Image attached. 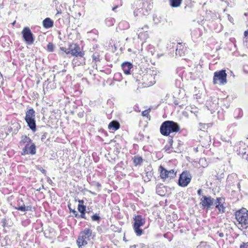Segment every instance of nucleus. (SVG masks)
I'll return each instance as SVG.
<instances>
[{
    "instance_id": "25",
    "label": "nucleus",
    "mask_w": 248,
    "mask_h": 248,
    "mask_svg": "<svg viewBox=\"0 0 248 248\" xmlns=\"http://www.w3.org/2000/svg\"><path fill=\"white\" fill-rule=\"evenodd\" d=\"M120 124L118 122L113 121L109 124L108 127L109 129L116 130L120 128Z\"/></svg>"
},
{
    "instance_id": "47",
    "label": "nucleus",
    "mask_w": 248,
    "mask_h": 248,
    "mask_svg": "<svg viewBox=\"0 0 248 248\" xmlns=\"http://www.w3.org/2000/svg\"><path fill=\"white\" fill-rule=\"evenodd\" d=\"M38 170H39L42 173L44 174L45 175L46 174V171L45 169L40 168H38Z\"/></svg>"
},
{
    "instance_id": "13",
    "label": "nucleus",
    "mask_w": 248,
    "mask_h": 248,
    "mask_svg": "<svg viewBox=\"0 0 248 248\" xmlns=\"http://www.w3.org/2000/svg\"><path fill=\"white\" fill-rule=\"evenodd\" d=\"M224 203L225 199L222 197L217 198L215 200V204H216V208L218 209L220 213L225 212L226 207L224 206Z\"/></svg>"
},
{
    "instance_id": "32",
    "label": "nucleus",
    "mask_w": 248,
    "mask_h": 248,
    "mask_svg": "<svg viewBox=\"0 0 248 248\" xmlns=\"http://www.w3.org/2000/svg\"><path fill=\"white\" fill-rule=\"evenodd\" d=\"M86 206L84 204H78V210L80 213L86 212Z\"/></svg>"
},
{
    "instance_id": "42",
    "label": "nucleus",
    "mask_w": 248,
    "mask_h": 248,
    "mask_svg": "<svg viewBox=\"0 0 248 248\" xmlns=\"http://www.w3.org/2000/svg\"><path fill=\"white\" fill-rule=\"evenodd\" d=\"M79 217L87 219V218L85 217V212H81L80 215H79L78 218H79Z\"/></svg>"
},
{
    "instance_id": "49",
    "label": "nucleus",
    "mask_w": 248,
    "mask_h": 248,
    "mask_svg": "<svg viewBox=\"0 0 248 248\" xmlns=\"http://www.w3.org/2000/svg\"><path fill=\"white\" fill-rule=\"evenodd\" d=\"M197 194L199 196H201L202 195V190L201 189H199L197 191Z\"/></svg>"
},
{
    "instance_id": "3",
    "label": "nucleus",
    "mask_w": 248,
    "mask_h": 248,
    "mask_svg": "<svg viewBox=\"0 0 248 248\" xmlns=\"http://www.w3.org/2000/svg\"><path fill=\"white\" fill-rule=\"evenodd\" d=\"M25 120L30 129L35 132L36 131L35 112L33 108H30L27 110Z\"/></svg>"
},
{
    "instance_id": "28",
    "label": "nucleus",
    "mask_w": 248,
    "mask_h": 248,
    "mask_svg": "<svg viewBox=\"0 0 248 248\" xmlns=\"http://www.w3.org/2000/svg\"><path fill=\"white\" fill-rule=\"evenodd\" d=\"M143 162L142 157L140 156H135L133 157V163L135 166L140 165Z\"/></svg>"
},
{
    "instance_id": "37",
    "label": "nucleus",
    "mask_w": 248,
    "mask_h": 248,
    "mask_svg": "<svg viewBox=\"0 0 248 248\" xmlns=\"http://www.w3.org/2000/svg\"><path fill=\"white\" fill-rule=\"evenodd\" d=\"M123 25H124V29H128L129 27L128 23L125 21L120 22L119 24L120 27Z\"/></svg>"
},
{
    "instance_id": "15",
    "label": "nucleus",
    "mask_w": 248,
    "mask_h": 248,
    "mask_svg": "<svg viewBox=\"0 0 248 248\" xmlns=\"http://www.w3.org/2000/svg\"><path fill=\"white\" fill-rule=\"evenodd\" d=\"M92 231L90 229L86 228L80 232L78 236L88 241L90 240V237L92 236Z\"/></svg>"
},
{
    "instance_id": "52",
    "label": "nucleus",
    "mask_w": 248,
    "mask_h": 248,
    "mask_svg": "<svg viewBox=\"0 0 248 248\" xmlns=\"http://www.w3.org/2000/svg\"><path fill=\"white\" fill-rule=\"evenodd\" d=\"M217 233L218 234L219 236L221 238L223 237L224 236V234L223 232H217Z\"/></svg>"
},
{
    "instance_id": "40",
    "label": "nucleus",
    "mask_w": 248,
    "mask_h": 248,
    "mask_svg": "<svg viewBox=\"0 0 248 248\" xmlns=\"http://www.w3.org/2000/svg\"><path fill=\"white\" fill-rule=\"evenodd\" d=\"M149 113V111L148 109L145 110L142 112V115L143 116H148Z\"/></svg>"
},
{
    "instance_id": "45",
    "label": "nucleus",
    "mask_w": 248,
    "mask_h": 248,
    "mask_svg": "<svg viewBox=\"0 0 248 248\" xmlns=\"http://www.w3.org/2000/svg\"><path fill=\"white\" fill-rule=\"evenodd\" d=\"M47 135L46 133H44L41 136V140L42 141H43L46 138Z\"/></svg>"
},
{
    "instance_id": "6",
    "label": "nucleus",
    "mask_w": 248,
    "mask_h": 248,
    "mask_svg": "<svg viewBox=\"0 0 248 248\" xmlns=\"http://www.w3.org/2000/svg\"><path fill=\"white\" fill-rule=\"evenodd\" d=\"M213 82L214 84L224 85L227 83V74L226 70L222 69L214 73Z\"/></svg>"
},
{
    "instance_id": "43",
    "label": "nucleus",
    "mask_w": 248,
    "mask_h": 248,
    "mask_svg": "<svg viewBox=\"0 0 248 248\" xmlns=\"http://www.w3.org/2000/svg\"><path fill=\"white\" fill-rule=\"evenodd\" d=\"M155 83V81L154 80H151L150 81H149V83H145L144 82L143 83L144 84H145L146 85L148 86H151V85H153V84H154Z\"/></svg>"
},
{
    "instance_id": "34",
    "label": "nucleus",
    "mask_w": 248,
    "mask_h": 248,
    "mask_svg": "<svg viewBox=\"0 0 248 248\" xmlns=\"http://www.w3.org/2000/svg\"><path fill=\"white\" fill-rule=\"evenodd\" d=\"M54 49V45L52 43H49L47 45V50L48 52H53Z\"/></svg>"
},
{
    "instance_id": "1",
    "label": "nucleus",
    "mask_w": 248,
    "mask_h": 248,
    "mask_svg": "<svg viewBox=\"0 0 248 248\" xmlns=\"http://www.w3.org/2000/svg\"><path fill=\"white\" fill-rule=\"evenodd\" d=\"M152 0H136L134 2V16H142L148 15L149 12L153 7Z\"/></svg>"
},
{
    "instance_id": "39",
    "label": "nucleus",
    "mask_w": 248,
    "mask_h": 248,
    "mask_svg": "<svg viewBox=\"0 0 248 248\" xmlns=\"http://www.w3.org/2000/svg\"><path fill=\"white\" fill-rule=\"evenodd\" d=\"M60 49L64 52L66 54H70V53H68V51H70V48L69 49H67L65 47H60Z\"/></svg>"
},
{
    "instance_id": "48",
    "label": "nucleus",
    "mask_w": 248,
    "mask_h": 248,
    "mask_svg": "<svg viewBox=\"0 0 248 248\" xmlns=\"http://www.w3.org/2000/svg\"><path fill=\"white\" fill-rule=\"evenodd\" d=\"M169 143H170V146H171L172 145V143H173L172 137H171L170 138H169Z\"/></svg>"
},
{
    "instance_id": "31",
    "label": "nucleus",
    "mask_w": 248,
    "mask_h": 248,
    "mask_svg": "<svg viewBox=\"0 0 248 248\" xmlns=\"http://www.w3.org/2000/svg\"><path fill=\"white\" fill-rule=\"evenodd\" d=\"M91 218L93 221H97L98 223H99L101 220L99 214H95L92 216Z\"/></svg>"
},
{
    "instance_id": "12",
    "label": "nucleus",
    "mask_w": 248,
    "mask_h": 248,
    "mask_svg": "<svg viewBox=\"0 0 248 248\" xmlns=\"http://www.w3.org/2000/svg\"><path fill=\"white\" fill-rule=\"evenodd\" d=\"M30 146H25L21 153L22 155H25L28 154L34 155L36 154V151L35 144L32 142Z\"/></svg>"
},
{
    "instance_id": "8",
    "label": "nucleus",
    "mask_w": 248,
    "mask_h": 248,
    "mask_svg": "<svg viewBox=\"0 0 248 248\" xmlns=\"http://www.w3.org/2000/svg\"><path fill=\"white\" fill-rule=\"evenodd\" d=\"M21 33L26 44L31 45L33 43L35 40L34 36L29 27L24 28Z\"/></svg>"
},
{
    "instance_id": "2",
    "label": "nucleus",
    "mask_w": 248,
    "mask_h": 248,
    "mask_svg": "<svg viewBox=\"0 0 248 248\" xmlns=\"http://www.w3.org/2000/svg\"><path fill=\"white\" fill-rule=\"evenodd\" d=\"M180 129L179 124L173 121L167 120L163 122L160 127V132L164 136H169L170 134L177 133Z\"/></svg>"
},
{
    "instance_id": "59",
    "label": "nucleus",
    "mask_w": 248,
    "mask_h": 248,
    "mask_svg": "<svg viewBox=\"0 0 248 248\" xmlns=\"http://www.w3.org/2000/svg\"><path fill=\"white\" fill-rule=\"evenodd\" d=\"M41 190V187L37 189V191H40Z\"/></svg>"
},
{
    "instance_id": "58",
    "label": "nucleus",
    "mask_w": 248,
    "mask_h": 248,
    "mask_svg": "<svg viewBox=\"0 0 248 248\" xmlns=\"http://www.w3.org/2000/svg\"><path fill=\"white\" fill-rule=\"evenodd\" d=\"M132 247H133V248H136V245H133V246H132Z\"/></svg>"
},
{
    "instance_id": "44",
    "label": "nucleus",
    "mask_w": 248,
    "mask_h": 248,
    "mask_svg": "<svg viewBox=\"0 0 248 248\" xmlns=\"http://www.w3.org/2000/svg\"><path fill=\"white\" fill-rule=\"evenodd\" d=\"M32 211V207L31 205L26 206V211Z\"/></svg>"
},
{
    "instance_id": "18",
    "label": "nucleus",
    "mask_w": 248,
    "mask_h": 248,
    "mask_svg": "<svg viewBox=\"0 0 248 248\" xmlns=\"http://www.w3.org/2000/svg\"><path fill=\"white\" fill-rule=\"evenodd\" d=\"M122 68L125 74L129 75L130 74L131 69L133 68V65L130 62H124L122 64Z\"/></svg>"
},
{
    "instance_id": "24",
    "label": "nucleus",
    "mask_w": 248,
    "mask_h": 248,
    "mask_svg": "<svg viewBox=\"0 0 248 248\" xmlns=\"http://www.w3.org/2000/svg\"><path fill=\"white\" fill-rule=\"evenodd\" d=\"M93 62L95 64L96 68H97V62H100L102 60V58L100 56V53L96 52L93 53L92 55Z\"/></svg>"
},
{
    "instance_id": "20",
    "label": "nucleus",
    "mask_w": 248,
    "mask_h": 248,
    "mask_svg": "<svg viewBox=\"0 0 248 248\" xmlns=\"http://www.w3.org/2000/svg\"><path fill=\"white\" fill-rule=\"evenodd\" d=\"M53 21L49 17L46 18L43 21V26L46 29H49L53 26Z\"/></svg>"
},
{
    "instance_id": "16",
    "label": "nucleus",
    "mask_w": 248,
    "mask_h": 248,
    "mask_svg": "<svg viewBox=\"0 0 248 248\" xmlns=\"http://www.w3.org/2000/svg\"><path fill=\"white\" fill-rule=\"evenodd\" d=\"M186 48L181 43H179L177 45L176 48V55H178L180 57H183L186 55Z\"/></svg>"
},
{
    "instance_id": "54",
    "label": "nucleus",
    "mask_w": 248,
    "mask_h": 248,
    "mask_svg": "<svg viewBox=\"0 0 248 248\" xmlns=\"http://www.w3.org/2000/svg\"><path fill=\"white\" fill-rule=\"evenodd\" d=\"M162 56H163V54H158L157 55V57L159 58L160 57H162Z\"/></svg>"
},
{
    "instance_id": "10",
    "label": "nucleus",
    "mask_w": 248,
    "mask_h": 248,
    "mask_svg": "<svg viewBox=\"0 0 248 248\" xmlns=\"http://www.w3.org/2000/svg\"><path fill=\"white\" fill-rule=\"evenodd\" d=\"M215 200L211 196H203L201 199V204L203 208L209 209L215 204Z\"/></svg>"
},
{
    "instance_id": "5",
    "label": "nucleus",
    "mask_w": 248,
    "mask_h": 248,
    "mask_svg": "<svg viewBox=\"0 0 248 248\" xmlns=\"http://www.w3.org/2000/svg\"><path fill=\"white\" fill-rule=\"evenodd\" d=\"M134 221L133 229L137 236H140L143 233V231L140 228L141 226L144 225L145 223V218L141 215H137L133 217Z\"/></svg>"
},
{
    "instance_id": "22",
    "label": "nucleus",
    "mask_w": 248,
    "mask_h": 248,
    "mask_svg": "<svg viewBox=\"0 0 248 248\" xmlns=\"http://www.w3.org/2000/svg\"><path fill=\"white\" fill-rule=\"evenodd\" d=\"M32 140L29 137L27 136H23L21 138V140L20 141V145L25 144V146H29L31 143Z\"/></svg>"
},
{
    "instance_id": "36",
    "label": "nucleus",
    "mask_w": 248,
    "mask_h": 248,
    "mask_svg": "<svg viewBox=\"0 0 248 248\" xmlns=\"http://www.w3.org/2000/svg\"><path fill=\"white\" fill-rule=\"evenodd\" d=\"M13 207L17 210L23 212L26 211V206L24 204L18 206H13Z\"/></svg>"
},
{
    "instance_id": "51",
    "label": "nucleus",
    "mask_w": 248,
    "mask_h": 248,
    "mask_svg": "<svg viewBox=\"0 0 248 248\" xmlns=\"http://www.w3.org/2000/svg\"><path fill=\"white\" fill-rule=\"evenodd\" d=\"M78 116L79 117H80V118H82V117H83L84 113H83V112H79V113H78Z\"/></svg>"
},
{
    "instance_id": "11",
    "label": "nucleus",
    "mask_w": 248,
    "mask_h": 248,
    "mask_svg": "<svg viewBox=\"0 0 248 248\" xmlns=\"http://www.w3.org/2000/svg\"><path fill=\"white\" fill-rule=\"evenodd\" d=\"M68 53H70L72 56H75V58L84 56L85 55L84 51H82L80 46L76 44L70 45V51Z\"/></svg>"
},
{
    "instance_id": "9",
    "label": "nucleus",
    "mask_w": 248,
    "mask_h": 248,
    "mask_svg": "<svg viewBox=\"0 0 248 248\" xmlns=\"http://www.w3.org/2000/svg\"><path fill=\"white\" fill-rule=\"evenodd\" d=\"M191 175L187 171H184L180 175L178 179V184L181 187H186L191 180Z\"/></svg>"
},
{
    "instance_id": "30",
    "label": "nucleus",
    "mask_w": 248,
    "mask_h": 248,
    "mask_svg": "<svg viewBox=\"0 0 248 248\" xmlns=\"http://www.w3.org/2000/svg\"><path fill=\"white\" fill-rule=\"evenodd\" d=\"M197 248H210V246L207 244V242L202 241L197 246Z\"/></svg>"
},
{
    "instance_id": "33",
    "label": "nucleus",
    "mask_w": 248,
    "mask_h": 248,
    "mask_svg": "<svg viewBox=\"0 0 248 248\" xmlns=\"http://www.w3.org/2000/svg\"><path fill=\"white\" fill-rule=\"evenodd\" d=\"M221 140L224 141L225 144H226V147H231L232 146V143L230 140V139H227L225 137H221Z\"/></svg>"
},
{
    "instance_id": "27",
    "label": "nucleus",
    "mask_w": 248,
    "mask_h": 248,
    "mask_svg": "<svg viewBox=\"0 0 248 248\" xmlns=\"http://www.w3.org/2000/svg\"><path fill=\"white\" fill-rule=\"evenodd\" d=\"M170 5L171 7H179L182 2V0H169Z\"/></svg>"
},
{
    "instance_id": "63",
    "label": "nucleus",
    "mask_w": 248,
    "mask_h": 248,
    "mask_svg": "<svg viewBox=\"0 0 248 248\" xmlns=\"http://www.w3.org/2000/svg\"><path fill=\"white\" fill-rule=\"evenodd\" d=\"M128 51H131V49H130V48H129V49H128Z\"/></svg>"
},
{
    "instance_id": "19",
    "label": "nucleus",
    "mask_w": 248,
    "mask_h": 248,
    "mask_svg": "<svg viewBox=\"0 0 248 248\" xmlns=\"http://www.w3.org/2000/svg\"><path fill=\"white\" fill-rule=\"evenodd\" d=\"M73 63L75 65H84L85 64V58L84 56L74 58L73 60Z\"/></svg>"
},
{
    "instance_id": "46",
    "label": "nucleus",
    "mask_w": 248,
    "mask_h": 248,
    "mask_svg": "<svg viewBox=\"0 0 248 248\" xmlns=\"http://www.w3.org/2000/svg\"><path fill=\"white\" fill-rule=\"evenodd\" d=\"M248 245L246 243H243L240 246V248H247Z\"/></svg>"
},
{
    "instance_id": "60",
    "label": "nucleus",
    "mask_w": 248,
    "mask_h": 248,
    "mask_svg": "<svg viewBox=\"0 0 248 248\" xmlns=\"http://www.w3.org/2000/svg\"><path fill=\"white\" fill-rule=\"evenodd\" d=\"M174 104H175V105H178V103H177V102H174Z\"/></svg>"
},
{
    "instance_id": "29",
    "label": "nucleus",
    "mask_w": 248,
    "mask_h": 248,
    "mask_svg": "<svg viewBox=\"0 0 248 248\" xmlns=\"http://www.w3.org/2000/svg\"><path fill=\"white\" fill-rule=\"evenodd\" d=\"M115 20L111 17H108L106 19L105 24L108 27H111L113 25Z\"/></svg>"
},
{
    "instance_id": "17",
    "label": "nucleus",
    "mask_w": 248,
    "mask_h": 248,
    "mask_svg": "<svg viewBox=\"0 0 248 248\" xmlns=\"http://www.w3.org/2000/svg\"><path fill=\"white\" fill-rule=\"evenodd\" d=\"M145 175H143V178L144 179V181L145 182H149L151 180V178L153 175V172L152 170V167L151 166H147L145 169Z\"/></svg>"
},
{
    "instance_id": "23",
    "label": "nucleus",
    "mask_w": 248,
    "mask_h": 248,
    "mask_svg": "<svg viewBox=\"0 0 248 248\" xmlns=\"http://www.w3.org/2000/svg\"><path fill=\"white\" fill-rule=\"evenodd\" d=\"M164 21L163 19L160 16L156 15H153V23L155 26H157L161 24H163Z\"/></svg>"
},
{
    "instance_id": "7",
    "label": "nucleus",
    "mask_w": 248,
    "mask_h": 248,
    "mask_svg": "<svg viewBox=\"0 0 248 248\" xmlns=\"http://www.w3.org/2000/svg\"><path fill=\"white\" fill-rule=\"evenodd\" d=\"M160 176L161 179L166 180L167 179L170 180L175 178L176 175V171L174 169L168 170L162 166L159 167Z\"/></svg>"
},
{
    "instance_id": "55",
    "label": "nucleus",
    "mask_w": 248,
    "mask_h": 248,
    "mask_svg": "<svg viewBox=\"0 0 248 248\" xmlns=\"http://www.w3.org/2000/svg\"><path fill=\"white\" fill-rule=\"evenodd\" d=\"M135 81L136 82H137L138 83H140V79H139L138 78H137L136 79H135Z\"/></svg>"
},
{
    "instance_id": "41",
    "label": "nucleus",
    "mask_w": 248,
    "mask_h": 248,
    "mask_svg": "<svg viewBox=\"0 0 248 248\" xmlns=\"http://www.w3.org/2000/svg\"><path fill=\"white\" fill-rule=\"evenodd\" d=\"M46 181H47V182L48 183H49L50 185H51V186H54L55 185L54 183L53 182V181L51 180V179L49 177H47Z\"/></svg>"
},
{
    "instance_id": "26",
    "label": "nucleus",
    "mask_w": 248,
    "mask_h": 248,
    "mask_svg": "<svg viewBox=\"0 0 248 248\" xmlns=\"http://www.w3.org/2000/svg\"><path fill=\"white\" fill-rule=\"evenodd\" d=\"M77 244L78 248H83L82 247H84L88 244V241L78 236L77 240Z\"/></svg>"
},
{
    "instance_id": "64",
    "label": "nucleus",
    "mask_w": 248,
    "mask_h": 248,
    "mask_svg": "<svg viewBox=\"0 0 248 248\" xmlns=\"http://www.w3.org/2000/svg\"><path fill=\"white\" fill-rule=\"evenodd\" d=\"M90 193L93 194V193L92 192H91V191H90Z\"/></svg>"
},
{
    "instance_id": "14",
    "label": "nucleus",
    "mask_w": 248,
    "mask_h": 248,
    "mask_svg": "<svg viewBox=\"0 0 248 248\" xmlns=\"http://www.w3.org/2000/svg\"><path fill=\"white\" fill-rule=\"evenodd\" d=\"M238 155L243 158L248 160V147L245 144L241 145L239 150H237Z\"/></svg>"
},
{
    "instance_id": "57",
    "label": "nucleus",
    "mask_w": 248,
    "mask_h": 248,
    "mask_svg": "<svg viewBox=\"0 0 248 248\" xmlns=\"http://www.w3.org/2000/svg\"><path fill=\"white\" fill-rule=\"evenodd\" d=\"M237 187L239 189L240 188V183H238L237 184Z\"/></svg>"
},
{
    "instance_id": "38",
    "label": "nucleus",
    "mask_w": 248,
    "mask_h": 248,
    "mask_svg": "<svg viewBox=\"0 0 248 248\" xmlns=\"http://www.w3.org/2000/svg\"><path fill=\"white\" fill-rule=\"evenodd\" d=\"M153 76L151 75H149V74H146V75H144L143 76V78L142 79L143 80H145L146 79H153Z\"/></svg>"
},
{
    "instance_id": "4",
    "label": "nucleus",
    "mask_w": 248,
    "mask_h": 248,
    "mask_svg": "<svg viewBox=\"0 0 248 248\" xmlns=\"http://www.w3.org/2000/svg\"><path fill=\"white\" fill-rule=\"evenodd\" d=\"M235 218L242 227L247 228L248 227V211L244 208L235 213Z\"/></svg>"
},
{
    "instance_id": "61",
    "label": "nucleus",
    "mask_w": 248,
    "mask_h": 248,
    "mask_svg": "<svg viewBox=\"0 0 248 248\" xmlns=\"http://www.w3.org/2000/svg\"><path fill=\"white\" fill-rule=\"evenodd\" d=\"M42 188H44V186L43 185L42 186Z\"/></svg>"
},
{
    "instance_id": "21",
    "label": "nucleus",
    "mask_w": 248,
    "mask_h": 248,
    "mask_svg": "<svg viewBox=\"0 0 248 248\" xmlns=\"http://www.w3.org/2000/svg\"><path fill=\"white\" fill-rule=\"evenodd\" d=\"M20 128V124L18 123L15 122L12 124L9 130L13 132V134H16Z\"/></svg>"
},
{
    "instance_id": "56",
    "label": "nucleus",
    "mask_w": 248,
    "mask_h": 248,
    "mask_svg": "<svg viewBox=\"0 0 248 248\" xmlns=\"http://www.w3.org/2000/svg\"><path fill=\"white\" fill-rule=\"evenodd\" d=\"M96 186L98 187H100L101 186V184H99V183H97L96 184Z\"/></svg>"
},
{
    "instance_id": "53",
    "label": "nucleus",
    "mask_w": 248,
    "mask_h": 248,
    "mask_svg": "<svg viewBox=\"0 0 248 248\" xmlns=\"http://www.w3.org/2000/svg\"><path fill=\"white\" fill-rule=\"evenodd\" d=\"M78 202H79V204H83V203H84L83 200H78Z\"/></svg>"
},
{
    "instance_id": "62",
    "label": "nucleus",
    "mask_w": 248,
    "mask_h": 248,
    "mask_svg": "<svg viewBox=\"0 0 248 248\" xmlns=\"http://www.w3.org/2000/svg\"><path fill=\"white\" fill-rule=\"evenodd\" d=\"M140 245L142 246V247H143V245H144V244H140Z\"/></svg>"
},
{
    "instance_id": "50",
    "label": "nucleus",
    "mask_w": 248,
    "mask_h": 248,
    "mask_svg": "<svg viewBox=\"0 0 248 248\" xmlns=\"http://www.w3.org/2000/svg\"><path fill=\"white\" fill-rule=\"evenodd\" d=\"M148 29L147 25H145L143 28H142L141 29L143 30V31H146V30Z\"/></svg>"
},
{
    "instance_id": "35",
    "label": "nucleus",
    "mask_w": 248,
    "mask_h": 248,
    "mask_svg": "<svg viewBox=\"0 0 248 248\" xmlns=\"http://www.w3.org/2000/svg\"><path fill=\"white\" fill-rule=\"evenodd\" d=\"M68 207L70 211L73 213V215L75 216V217L78 218L79 214H78V212L76 211L75 209H72L70 207V205L68 204Z\"/></svg>"
}]
</instances>
